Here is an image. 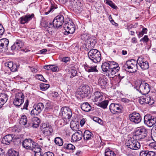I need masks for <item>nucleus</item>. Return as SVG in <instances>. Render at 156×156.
Returning <instances> with one entry per match:
<instances>
[{
  "instance_id": "19",
  "label": "nucleus",
  "mask_w": 156,
  "mask_h": 156,
  "mask_svg": "<svg viewBox=\"0 0 156 156\" xmlns=\"http://www.w3.org/2000/svg\"><path fill=\"white\" fill-rule=\"evenodd\" d=\"M40 122V119L37 117H35L32 118L31 121L28 122V125H29V128L33 127L37 128L39 125Z\"/></svg>"
},
{
  "instance_id": "41",
  "label": "nucleus",
  "mask_w": 156,
  "mask_h": 156,
  "mask_svg": "<svg viewBox=\"0 0 156 156\" xmlns=\"http://www.w3.org/2000/svg\"><path fill=\"white\" fill-rule=\"evenodd\" d=\"M64 146L66 149L69 150H73L75 149V146L71 144H65Z\"/></svg>"
},
{
  "instance_id": "40",
  "label": "nucleus",
  "mask_w": 156,
  "mask_h": 156,
  "mask_svg": "<svg viewBox=\"0 0 156 156\" xmlns=\"http://www.w3.org/2000/svg\"><path fill=\"white\" fill-rule=\"evenodd\" d=\"M71 4L73 5L77 6L79 7L81 6V3L78 0H71Z\"/></svg>"
},
{
  "instance_id": "55",
  "label": "nucleus",
  "mask_w": 156,
  "mask_h": 156,
  "mask_svg": "<svg viewBox=\"0 0 156 156\" xmlns=\"http://www.w3.org/2000/svg\"><path fill=\"white\" fill-rule=\"evenodd\" d=\"M70 60V58L68 57H65L63 58L62 59V61L65 62L67 63V62L69 61Z\"/></svg>"
},
{
  "instance_id": "1",
  "label": "nucleus",
  "mask_w": 156,
  "mask_h": 156,
  "mask_svg": "<svg viewBox=\"0 0 156 156\" xmlns=\"http://www.w3.org/2000/svg\"><path fill=\"white\" fill-rule=\"evenodd\" d=\"M137 64L141 69L143 70L147 69L149 65L148 62L142 57H139L137 61L134 59L127 61L122 66L123 69L126 71L131 73H133L136 71L137 69Z\"/></svg>"
},
{
  "instance_id": "60",
  "label": "nucleus",
  "mask_w": 156,
  "mask_h": 156,
  "mask_svg": "<svg viewBox=\"0 0 156 156\" xmlns=\"http://www.w3.org/2000/svg\"><path fill=\"white\" fill-rule=\"evenodd\" d=\"M148 101V104L149 105H151L154 103V100L151 99V98L150 97V99Z\"/></svg>"
},
{
  "instance_id": "34",
  "label": "nucleus",
  "mask_w": 156,
  "mask_h": 156,
  "mask_svg": "<svg viewBox=\"0 0 156 156\" xmlns=\"http://www.w3.org/2000/svg\"><path fill=\"white\" fill-rule=\"evenodd\" d=\"M0 41L4 46V50H8L9 42V40L7 38H5L0 40Z\"/></svg>"
},
{
  "instance_id": "54",
  "label": "nucleus",
  "mask_w": 156,
  "mask_h": 156,
  "mask_svg": "<svg viewBox=\"0 0 156 156\" xmlns=\"http://www.w3.org/2000/svg\"><path fill=\"white\" fill-rule=\"evenodd\" d=\"M149 146L151 147L156 150V142H153L150 143L149 144Z\"/></svg>"
},
{
  "instance_id": "18",
  "label": "nucleus",
  "mask_w": 156,
  "mask_h": 156,
  "mask_svg": "<svg viewBox=\"0 0 156 156\" xmlns=\"http://www.w3.org/2000/svg\"><path fill=\"white\" fill-rule=\"evenodd\" d=\"M24 45V42L21 40L17 39L11 47L12 50H17L20 49Z\"/></svg>"
},
{
  "instance_id": "28",
  "label": "nucleus",
  "mask_w": 156,
  "mask_h": 156,
  "mask_svg": "<svg viewBox=\"0 0 156 156\" xmlns=\"http://www.w3.org/2000/svg\"><path fill=\"white\" fill-rule=\"evenodd\" d=\"M140 156H155V153L152 151H141L140 152Z\"/></svg>"
},
{
  "instance_id": "23",
  "label": "nucleus",
  "mask_w": 156,
  "mask_h": 156,
  "mask_svg": "<svg viewBox=\"0 0 156 156\" xmlns=\"http://www.w3.org/2000/svg\"><path fill=\"white\" fill-rule=\"evenodd\" d=\"M12 134H9L5 136L2 139V143L6 145H9L12 140Z\"/></svg>"
},
{
  "instance_id": "10",
  "label": "nucleus",
  "mask_w": 156,
  "mask_h": 156,
  "mask_svg": "<svg viewBox=\"0 0 156 156\" xmlns=\"http://www.w3.org/2000/svg\"><path fill=\"white\" fill-rule=\"evenodd\" d=\"M60 113V115L62 116L63 118L66 119V121L68 120L69 121V119L72 117V112L71 109L67 107H62L61 109Z\"/></svg>"
},
{
  "instance_id": "56",
  "label": "nucleus",
  "mask_w": 156,
  "mask_h": 156,
  "mask_svg": "<svg viewBox=\"0 0 156 156\" xmlns=\"http://www.w3.org/2000/svg\"><path fill=\"white\" fill-rule=\"evenodd\" d=\"M28 100H27L26 101V102L24 105L23 108H22V109H27V107L28 105Z\"/></svg>"
},
{
  "instance_id": "48",
  "label": "nucleus",
  "mask_w": 156,
  "mask_h": 156,
  "mask_svg": "<svg viewBox=\"0 0 156 156\" xmlns=\"http://www.w3.org/2000/svg\"><path fill=\"white\" fill-rule=\"evenodd\" d=\"M149 40V38L148 37V36L147 35H145L144 37L142 38L140 40V41L141 42H147Z\"/></svg>"
},
{
  "instance_id": "30",
  "label": "nucleus",
  "mask_w": 156,
  "mask_h": 156,
  "mask_svg": "<svg viewBox=\"0 0 156 156\" xmlns=\"http://www.w3.org/2000/svg\"><path fill=\"white\" fill-rule=\"evenodd\" d=\"M81 108L83 111L86 112L90 111L91 109L90 105L87 102H85L82 104Z\"/></svg>"
},
{
  "instance_id": "57",
  "label": "nucleus",
  "mask_w": 156,
  "mask_h": 156,
  "mask_svg": "<svg viewBox=\"0 0 156 156\" xmlns=\"http://www.w3.org/2000/svg\"><path fill=\"white\" fill-rule=\"evenodd\" d=\"M0 156H5V152L3 149L0 148Z\"/></svg>"
},
{
  "instance_id": "6",
  "label": "nucleus",
  "mask_w": 156,
  "mask_h": 156,
  "mask_svg": "<svg viewBox=\"0 0 156 156\" xmlns=\"http://www.w3.org/2000/svg\"><path fill=\"white\" fill-rule=\"evenodd\" d=\"M136 89L142 94H147L150 90V85L147 83L143 81L140 82L136 86Z\"/></svg>"
},
{
  "instance_id": "52",
  "label": "nucleus",
  "mask_w": 156,
  "mask_h": 156,
  "mask_svg": "<svg viewBox=\"0 0 156 156\" xmlns=\"http://www.w3.org/2000/svg\"><path fill=\"white\" fill-rule=\"evenodd\" d=\"M151 136L153 140L156 142V132H154L151 133Z\"/></svg>"
},
{
  "instance_id": "50",
  "label": "nucleus",
  "mask_w": 156,
  "mask_h": 156,
  "mask_svg": "<svg viewBox=\"0 0 156 156\" xmlns=\"http://www.w3.org/2000/svg\"><path fill=\"white\" fill-rule=\"evenodd\" d=\"M42 156H54V155L52 152L48 151L45 153Z\"/></svg>"
},
{
  "instance_id": "7",
  "label": "nucleus",
  "mask_w": 156,
  "mask_h": 156,
  "mask_svg": "<svg viewBox=\"0 0 156 156\" xmlns=\"http://www.w3.org/2000/svg\"><path fill=\"white\" fill-rule=\"evenodd\" d=\"M147 135V131L144 127L142 126L137 129L133 136L135 140H139L144 138Z\"/></svg>"
},
{
  "instance_id": "39",
  "label": "nucleus",
  "mask_w": 156,
  "mask_h": 156,
  "mask_svg": "<svg viewBox=\"0 0 156 156\" xmlns=\"http://www.w3.org/2000/svg\"><path fill=\"white\" fill-rule=\"evenodd\" d=\"M50 87L49 85L45 83H41L40 85L41 90L43 91L46 90Z\"/></svg>"
},
{
  "instance_id": "3",
  "label": "nucleus",
  "mask_w": 156,
  "mask_h": 156,
  "mask_svg": "<svg viewBox=\"0 0 156 156\" xmlns=\"http://www.w3.org/2000/svg\"><path fill=\"white\" fill-rule=\"evenodd\" d=\"M23 147L27 149L31 150L38 154L41 155V149L38 144L35 142L33 140L30 138L25 139L23 142L22 144Z\"/></svg>"
},
{
  "instance_id": "51",
  "label": "nucleus",
  "mask_w": 156,
  "mask_h": 156,
  "mask_svg": "<svg viewBox=\"0 0 156 156\" xmlns=\"http://www.w3.org/2000/svg\"><path fill=\"white\" fill-rule=\"evenodd\" d=\"M17 65L16 64H13V66H12V67H11L10 70L12 72H15L17 71Z\"/></svg>"
},
{
  "instance_id": "59",
  "label": "nucleus",
  "mask_w": 156,
  "mask_h": 156,
  "mask_svg": "<svg viewBox=\"0 0 156 156\" xmlns=\"http://www.w3.org/2000/svg\"><path fill=\"white\" fill-rule=\"evenodd\" d=\"M51 65H45L44 66V68L45 69L50 70Z\"/></svg>"
},
{
  "instance_id": "8",
  "label": "nucleus",
  "mask_w": 156,
  "mask_h": 156,
  "mask_svg": "<svg viewBox=\"0 0 156 156\" xmlns=\"http://www.w3.org/2000/svg\"><path fill=\"white\" fill-rule=\"evenodd\" d=\"M77 93L82 98L89 96L91 93L90 87L87 85H84L78 90Z\"/></svg>"
},
{
  "instance_id": "35",
  "label": "nucleus",
  "mask_w": 156,
  "mask_h": 156,
  "mask_svg": "<svg viewBox=\"0 0 156 156\" xmlns=\"http://www.w3.org/2000/svg\"><path fill=\"white\" fill-rule=\"evenodd\" d=\"M54 142L56 145L59 146H62L63 143V139L59 137L55 138Z\"/></svg>"
},
{
  "instance_id": "53",
  "label": "nucleus",
  "mask_w": 156,
  "mask_h": 156,
  "mask_svg": "<svg viewBox=\"0 0 156 156\" xmlns=\"http://www.w3.org/2000/svg\"><path fill=\"white\" fill-rule=\"evenodd\" d=\"M5 32V30L3 26L0 24V35H3Z\"/></svg>"
},
{
  "instance_id": "15",
  "label": "nucleus",
  "mask_w": 156,
  "mask_h": 156,
  "mask_svg": "<svg viewBox=\"0 0 156 156\" xmlns=\"http://www.w3.org/2000/svg\"><path fill=\"white\" fill-rule=\"evenodd\" d=\"M64 22V17L62 14H59L55 17L53 20L55 28H58L62 26Z\"/></svg>"
},
{
  "instance_id": "16",
  "label": "nucleus",
  "mask_w": 156,
  "mask_h": 156,
  "mask_svg": "<svg viewBox=\"0 0 156 156\" xmlns=\"http://www.w3.org/2000/svg\"><path fill=\"white\" fill-rule=\"evenodd\" d=\"M129 119L131 121L135 124L140 122L142 120V117L140 114L137 112H133L129 115Z\"/></svg>"
},
{
  "instance_id": "44",
  "label": "nucleus",
  "mask_w": 156,
  "mask_h": 156,
  "mask_svg": "<svg viewBox=\"0 0 156 156\" xmlns=\"http://www.w3.org/2000/svg\"><path fill=\"white\" fill-rule=\"evenodd\" d=\"M37 79L41 81H42L44 82H47V81L45 80L44 78L43 77V76L41 74L38 75H37Z\"/></svg>"
},
{
  "instance_id": "20",
  "label": "nucleus",
  "mask_w": 156,
  "mask_h": 156,
  "mask_svg": "<svg viewBox=\"0 0 156 156\" xmlns=\"http://www.w3.org/2000/svg\"><path fill=\"white\" fill-rule=\"evenodd\" d=\"M93 98L92 100L93 102L100 101H102L103 99V96L102 93L99 91H95L93 95Z\"/></svg>"
},
{
  "instance_id": "43",
  "label": "nucleus",
  "mask_w": 156,
  "mask_h": 156,
  "mask_svg": "<svg viewBox=\"0 0 156 156\" xmlns=\"http://www.w3.org/2000/svg\"><path fill=\"white\" fill-rule=\"evenodd\" d=\"M58 67L55 65H52L51 66V70L52 72H56L59 70Z\"/></svg>"
},
{
  "instance_id": "36",
  "label": "nucleus",
  "mask_w": 156,
  "mask_h": 156,
  "mask_svg": "<svg viewBox=\"0 0 156 156\" xmlns=\"http://www.w3.org/2000/svg\"><path fill=\"white\" fill-rule=\"evenodd\" d=\"M104 2L112 8L116 9H118L117 6L110 0H105Z\"/></svg>"
},
{
  "instance_id": "31",
  "label": "nucleus",
  "mask_w": 156,
  "mask_h": 156,
  "mask_svg": "<svg viewBox=\"0 0 156 156\" xmlns=\"http://www.w3.org/2000/svg\"><path fill=\"white\" fill-rule=\"evenodd\" d=\"M8 96L6 94L2 93L0 94V102L2 105H4L8 100Z\"/></svg>"
},
{
  "instance_id": "45",
  "label": "nucleus",
  "mask_w": 156,
  "mask_h": 156,
  "mask_svg": "<svg viewBox=\"0 0 156 156\" xmlns=\"http://www.w3.org/2000/svg\"><path fill=\"white\" fill-rule=\"evenodd\" d=\"M124 77V76H121L120 74H119L117 76H116V79L117 80V81L118 83L120 82L121 80Z\"/></svg>"
},
{
  "instance_id": "26",
  "label": "nucleus",
  "mask_w": 156,
  "mask_h": 156,
  "mask_svg": "<svg viewBox=\"0 0 156 156\" xmlns=\"http://www.w3.org/2000/svg\"><path fill=\"white\" fill-rule=\"evenodd\" d=\"M93 137V134L88 130H85L83 133V137L85 140L87 141L91 140Z\"/></svg>"
},
{
  "instance_id": "46",
  "label": "nucleus",
  "mask_w": 156,
  "mask_h": 156,
  "mask_svg": "<svg viewBox=\"0 0 156 156\" xmlns=\"http://www.w3.org/2000/svg\"><path fill=\"white\" fill-rule=\"evenodd\" d=\"M150 99V96H144L143 97V101L145 104H148V101Z\"/></svg>"
},
{
  "instance_id": "33",
  "label": "nucleus",
  "mask_w": 156,
  "mask_h": 156,
  "mask_svg": "<svg viewBox=\"0 0 156 156\" xmlns=\"http://www.w3.org/2000/svg\"><path fill=\"white\" fill-rule=\"evenodd\" d=\"M8 156H20L19 152L13 149H10L8 150Z\"/></svg>"
},
{
  "instance_id": "22",
  "label": "nucleus",
  "mask_w": 156,
  "mask_h": 156,
  "mask_svg": "<svg viewBox=\"0 0 156 156\" xmlns=\"http://www.w3.org/2000/svg\"><path fill=\"white\" fill-rule=\"evenodd\" d=\"M83 137V133L80 130H78L74 133L72 135V140L73 142H76L80 140Z\"/></svg>"
},
{
  "instance_id": "25",
  "label": "nucleus",
  "mask_w": 156,
  "mask_h": 156,
  "mask_svg": "<svg viewBox=\"0 0 156 156\" xmlns=\"http://www.w3.org/2000/svg\"><path fill=\"white\" fill-rule=\"evenodd\" d=\"M20 124L26 128H29V125L28 123H27V116L25 115H23L21 116L19 122Z\"/></svg>"
},
{
  "instance_id": "64",
  "label": "nucleus",
  "mask_w": 156,
  "mask_h": 156,
  "mask_svg": "<svg viewBox=\"0 0 156 156\" xmlns=\"http://www.w3.org/2000/svg\"><path fill=\"white\" fill-rule=\"evenodd\" d=\"M68 0H58L60 2L63 4H65L68 1Z\"/></svg>"
},
{
  "instance_id": "61",
  "label": "nucleus",
  "mask_w": 156,
  "mask_h": 156,
  "mask_svg": "<svg viewBox=\"0 0 156 156\" xmlns=\"http://www.w3.org/2000/svg\"><path fill=\"white\" fill-rule=\"evenodd\" d=\"M138 32L137 31H136V33L138 34V37L139 38L140 37H142L144 34V33L142 32L141 31L140 32H139V34H138Z\"/></svg>"
},
{
  "instance_id": "12",
  "label": "nucleus",
  "mask_w": 156,
  "mask_h": 156,
  "mask_svg": "<svg viewBox=\"0 0 156 156\" xmlns=\"http://www.w3.org/2000/svg\"><path fill=\"white\" fill-rule=\"evenodd\" d=\"M109 109L112 113L119 114L122 112L123 108L120 104L112 103L109 106Z\"/></svg>"
},
{
  "instance_id": "27",
  "label": "nucleus",
  "mask_w": 156,
  "mask_h": 156,
  "mask_svg": "<svg viewBox=\"0 0 156 156\" xmlns=\"http://www.w3.org/2000/svg\"><path fill=\"white\" fill-rule=\"evenodd\" d=\"M81 38L83 41H87V42L90 44L91 45H94L96 41L94 39L93 41L90 38L88 39L87 35L86 34H83L81 35Z\"/></svg>"
},
{
  "instance_id": "4",
  "label": "nucleus",
  "mask_w": 156,
  "mask_h": 156,
  "mask_svg": "<svg viewBox=\"0 0 156 156\" xmlns=\"http://www.w3.org/2000/svg\"><path fill=\"white\" fill-rule=\"evenodd\" d=\"M89 58L94 63L100 62L101 60V53L96 49H91L87 54Z\"/></svg>"
},
{
  "instance_id": "14",
  "label": "nucleus",
  "mask_w": 156,
  "mask_h": 156,
  "mask_svg": "<svg viewBox=\"0 0 156 156\" xmlns=\"http://www.w3.org/2000/svg\"><path fill=\"white\" fill-rule=\"evenodd\" d=\"M24 96L22 93H17L16 94L13 101V104L16 106L21 105L24 101Z\"/></svg>"
},
{
  "instance_id": "13",
  "label": "nucleus",
  "mask_w": 156,
  "mask_h": 156,
  "mask_svg": "<svg viewBox=\"0 0 156 156\" xmlns=\"http://www.w3.org/2000/svg\"><path fill=\"white\" fill-rule=\"evenodd\" d=\"M64 28L66 30L65 34H73L75 30V27L74 23L71 21L64 24Z\"/></svg>"
},
{
  "instance_id": "11",
  "label": "nucleus",
  "mask_w": 156,
  "mask_h": 156,
  "mask_svg": "<svg viewBox=\"0 0 156 156\" xmlns=\"http://www.w3.org/2000/svg\"><path fill=\"white\" fill-rule=\"evenodd\" d=\"M44 108V105L42 103L40 102L34 104L31 111V115L32 116L37 115L41 112Z\"/></svg>"
},
{
  "instance_id": "58",
  "label": "nucleus",
  "mask_w": 156,
  "mask_h": 156,
  "mask_svg": "<svg viewBox=\"0 0 156 156\" xmlns=\"http://www.w3.org/2000/svg\"><path fill=\"white\" fill-rule=\"evenodd\" d=\"M85 119L84 118L82 119L81 120L80 123L81 126H82L84 125L85 123Z\"/></svg>"
},
{
  "instance_id": "5",
  "label": "nucleus",
  "mask_w": 156,
  "mask_h": 156,
  "mask_svg": "<svg viewBox=\"0 0 156 156\" xmlns=\"http://www.w3.org/2000/svg\"><path fill=\"white\" fill-rule=\"evenodd\" d=\"M144 123L148 126L151 127L156 123V113L152 115L147 114L144 117Z\"/></svg>"
},
{
  "instance_id": "32",
  "label": "nucleus",
  "mask_w": 156,
  "mask_h": 156,
  "mask_svg": "<svg viewBox=\"0 0 156 156\" xmlns=\"http://www.w3.org/2000/svg\"><path fill=\"white\" fill-rule=\"evenodd\" d=\"M108 103V100H104L99 101L96 104L98 106L105 109L107 108Z\"/></svg>"
},
{
  "instance_id": "62",
  "label": "nucleus",
  "mask_w": 156,
  "mask_h": 156,
  "mask_svg": "<svg viewBox=\"0 0 156 156\" xmlns=\"http://www.w3.org/2000/svg\"><path fill=\"white\" fill-rule=\"evenodd\" d=\"M47 51L46 49H43L40 51V52L41 54H45V53Z\"/></svg>"
},
{
  "instance_id": "2",
  "label": "nucleus",
  "mask_w": 156,
  "mask_h": 156,
  "mask_svg": "<svg viewBox=\"0 0 156 156\" xmlns=\"http://www.w3.org/2000/svg\"><path fill=\"white\" fill-rule=\"evenodd\" d=\"M101 69L104 74L109 78H113L114 75L120 69L118 64L114 61H108L102 63Z\"/></svg>"
},
{
  "instance_id": "63",
  "label": "nucleus",
  "mask_w": 156,
  "mask_h": 156,
  "mask_svg": "<svg viewBox=\"0 0 156 156\" xmlns=\"http://www.w3.org/2000/svg\"><path fill=\"white\" fill-rule=\"evenodd\" d=\"M147 31V29L146 28H143L142 31L143 33L144 34H146Z\"/></svg>"
},
{
  "instance_id": "29",
  "label": "nucleus",
  "mask_w": 156,
  "mask_h": 156,
  "mask_svg": "<svg viewBox=\"0 0 156 156\" xmlns=\"http://www.w3.org/2000/svg\"><path fill=\"white\" fill-rule=\"evenodd\" d=\"M96 67V66H91L86 65L84 66V68L86 71L89 73L98 72V71Z\"/></svg>"
},
{
  "instance_id": "37",
  "label": "nucleus",
  "mask_w": 156,
  "mask_h": 156,
  "mask_svg": "<svg viewBox=\"0 0 156 156\" xmlns=\"http://www.w3.org/2000/svg\"><path fill=\"white\" fill-rule=\"evenodd\" d=\"M105 156H115V154L113 151L107 148L105 151Z\"/></svg>"
},
{
  "instance_id": "38",
  "label": "nucleus",
  "mask_w": 156,
  "mask_h": 156,
  "mask_svg": "<svg viewBox=\"0 0 156 156\" xmlns=\"http://www.w3.org/2000/svg\"><path fill=\"white\" fill-rule=\"evenodd\" d=\"M45 27L47 29H49L50 30H51L50 29H52L53 27H55V25L54 24L53 21L52 23L51 22H47L45 23Z\"/></svg>"
},
{
  "instance_id": "9",
  "label": "nucleus",
  "mask_w": 156,
  "mask_h": 156,
  "mask_svg": "<svg viewBox=\"0 0 156 156\" xmlns=\"http://www.w3.org/2000/svg\"><path fill=\"white\" fill-rule=\"evenodd\" d=\"M134 139L133 136L132 138L128 140L126 143L128 147L133 150H137L140 148V143Z\"/></svg>"
},
{
  "instance_id": "24",
  "label": "nucleus",
  "mask_w": 156,
  "mask_h": 156,
  "mask_svg": "<svg viewBox=\"0 0 156 156\" xmlns=\"http://www.w3.org/2000/svg\"><path fill=\"white\" fill-rule=\"evenodd\" d=\"M98 84L103 88L106 87L108 85V80L105 76L99 78L98 80Z\"/></svg>"
},
{
  "instance_id": "47",
  "label": "nucleus",
  "mask_w": 156,
  "mask_h": 156,
  "mask_svg": "<svg viewBox=\"0 0 156 156\" xmlns=\"http://www.w3.org/2000/svg\"><path fill=\"white\" fill-rule=\"evenodd\" d=\"M13 63L12 62H7L5 63V66L8 67L10 69H11V67L13 66Z\"/></svg>"
},
{
  "instance_id": "17",
  "label": "nucleus",
  "mask_w": 156,
  "mask_h": 156,
  "mask_svg": "<svg viewBox=\"0 0 156 156\" xmlns=\"http://www.w3.org/2000/svg\"><path fill=\"white\" fill-rule=\"evenodd\" d=\"M42 129L43 133L46 136L51 135L53 132L51 126L45 123L43 124Z\"/></svg>"
},
{
  "instance_id": "42",
  "label": "nucleus",
  "mask_w": 156,
  "mask_h": 156,
  "mask_svg": "<svg viewBox=\"0 0 156 156\" xmlns=\"http://www.w3.org/2000/svg\"><path fill=\"white\" fill-rule=\"evenodd\" d=\"M69 73L71 74L70 77H73L76 75L77 73V71L73 69H71L69 71Z\"/></svg>"
},
{
  "instance_id": "49",
  "label": "nucleus",
  "mask_w": 156,
  "mask_h": 156,
  "mask_svg": "<svg viewBox=\"0 0 156 156\" xmlns=\"http://www.w3.org/2000/svg\"><path fill=\"white\" fill-rule=\"evenodd\" d=\"M57 8V7H56V5L55 6L52 5L51 7L50 10L47 12H46L45 13V14H48L51 11H53L54 9H56Z\"/></svg>"
},
{
  "instance_id": "21",
  "label": "nucleus",
  "mask_w": 156,
  "mask_h": 156,
  "mask_svg": "<svg viewBox=\"0 0 156 156\" xmlns=\"http://www.w3.org/2000/svg\"><path fill=\"white\" fill-rule=\"evenodd\" d=\"M34 16V15L32 13L31 14H27L24 16L21 17L20 18V23L24 24L28 23Z\"/></svg>"
}]
</instances>
